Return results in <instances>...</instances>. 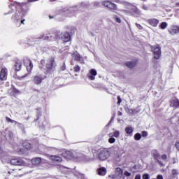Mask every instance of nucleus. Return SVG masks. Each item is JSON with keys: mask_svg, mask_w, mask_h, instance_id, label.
Wrapping results in <instances>:
<instances>
[{"mask_svg": "<svg viewBox=\"0 0 179 179\" xmlns=\"http://www.w3.org/2000/svg\"><path fill=\"white\" fill-rule=\"evenodd\" d=\"M27 173L24 168L17 169H10L7 173H5L6 179H15L20 178L23 176H26Z\"/></svg>", "mask_w": 179, "mask_h": 179, "instance_id": "1", "label": "nucleus"}, {"mask_svg": "<svg viewBox=\"0 0 179 179\" xmlns=\"http://www.w3.org/2000/svg\"><path fill=\"white\" fill-rule=\"evenodd\" d=\"M24 65L26 67L27 71L28 72L27 73L24 74V76L21 77H18L19 80H22V79H24V78H27L31 73V71H33V62H31V59L29 58H25L23 60Z\"/></svg>", "mask_w": 179, "mask_h": 179, "instance_id": "2", "label": "nucleus"}, {"mask_svg": "<svg viewBox=\"0 0 179 179\" xmlns=\"http://www.w3.org/2000/svg\"><path fill=\"white\" fill-rule=\"evenodd\" d=\"M46 73H50L52 71H54L57 68V62H55V57H50L48 59L45 64Z\"/></svg>", "mask_w": 179, "mask_h": 179, "instance_id": "3", "label": "nucleus"}, {"mask_svg": "<svg viewBox=\"0 0 179 179\" xmlns=\"http://www.w3.org/2000/svg\"><path fill=\"white\" fill-rule=\"evenodd\" d=\"M150 48L154 55L155 59H160V57L162 56V49H160V47L151 46Z\"/></svg>", "mask_w": 179, "mask_h": 179, "instance_id": "4", "label": "nucleus"}, {"mask_svg": "<svg viewBox=\"0 0 179 179\" xmlns=\"http://www.w3.org/2000/svg\"><path fill=\"white\" fill-rule=\"evenodd\" d=\"M98 157L99 160H107V159L110 157V152H108V150L106 149L101 150L98 154Z\"/></svg>", "mask_w": 179, "mask_h": 179, "instance_id": "5", "label": "nucleus"}, {"mask_svg": "<svg viewBox=\"0 0 179 179\" xmlns=\"http://www.w3.org/2000/svg\"><path fill=\"white\" fill-rule=\"evenodd\" d=\"M102 5L105 6V8H108V9H110V10H117L118 9V8L117 7V4L110 1H103Z\"/></svg>", "mask_w": 179, "mask_h": 179, "instance_id": "6", "label": "nucleus"}, {"mask_svg": "<svg viewBox=\"0 0 179 179\" xmlns=\"http://www.w3.org/2000/svg\"><path fill=\"white\" fill-rule=\"evenodd\" d=\"M12 166H24L26 163L20 157H15L10 159V162Z\"/></svg>", "mask_w": 179, "mask_h": 179, "instance_id": "7", "label": "nucleus"}, {"mask_svg": "<svg viewBox=\"0 0 179 179\" xmlns=\"http://www.w3.org/2000/svg\"><path fill=\"white\" fill-rule=\"evenodd\" d=\"M6 79H8V69L4 67L0 72V80H6Z\"/></svg>", "mask_w": 179, "mask_h": 179, "instance_id": "8", "label": "nucleus"}, {"mask_svg": "<svg viewBox=\"0 0 179 179\" xmlns=\"http://www.w3.org/2000/svg\"><path fill=\"white\" fill-rule=\"evenodd\" d=\"M61 40H62L64 43H69L71 40V34H69V32L62 34Z\"/></svg>", "mask_w": 179, "mask_h": 179, "instance_id": "9", "label": "nucleus"}, {"mask_svg": "<svg viewBox=\"0 0 179 179\" xmlns=\"http://www.w3.org/2000/svg\"><path fill=\"white\" fill-rule=\"evenodd\" d=\"M43 80H44V78H43V76H41V75H37L34 76V78L32 80L33 83H34V85H41V83H43Z\"/></svg>", "mask_w": 179, "mask_h": 179, "instance_id": "10", "label": "nucleus"}, {"mask_svg": "<svg viewBox=\"0 0 179 179\" xmlns=\"http://www.w3.org/2000/svg\"><path fill=\"white\" fill-rule=\"evenodd\" d=\"M169 33L172 36H176V34H178L179 27L177 25H172L171 28L169 29Z\"/></svg>", "mask_w": 179, "mask_h": 179, "instance_id": "11", "label": "nucleus"}, {"mask_svg": "<svg viewBox=\"0 0 179 179\" xmlns=\"http://www.w3.org/2000/svg\"><path fill=\"white\" fill-rule=\"evenodd\" d=\"M147 22H148V24L153 27H157V24H159V20L156 18H151L148 20Z\"/></svg>", "mask_w": 179, "mask_h": 179, "instance_id": "12", "label": "nucleus"}, {"mask_svg": "<svg viewBox=\"0 0 179 179\" xmlns=\"http://www.w3.org/2000/svg\"><path fill=\"white\" fill-rule=\"evenodd\" d=\"M138 64V59H136L134 62H127L124 63V65L127 66V68H129L130 69H134L135 66H136V64Z\"/></svg>", "mask_w": 179, "mask_h": 179, "instance_id": "13", "label": "nucleus"}, {"mask_svg": "<svg viewBox=\"0 0 179 179\" xmlns=\"http://www.w3.org/2000/svg\"><path fill=\"white\" fill-rule=\"evenodd\" d=\"M14 70L15 72H19L22 70V62L20 60H17L15 63Z\"/></svg>", "mask_w": 179, "mask_h": 179, "instance_id": "14", "label": "nucleus"}, {"mask_svg": "<svg viewBox=\"0 0 179 179\" xmlns=\"http://www.w3.org/2000/svg\"><path fill=\"white\" fill-rule=\"evenodd\" d=\"M90 75L88 76V79H90V80H94V79H96V75H97V71H96V69H91L90 71Z\"/></svg>", "mask_w": 179, "mask_h": 179, "instance_id": "15", "label": "nucleus"}, {"mask_svg": "<svg viewBox=\"0 0 179 179\" xmlns=\"http://www.w3.org/2000/svg\"><path fill=\"white\" fill-rule=\"evenodd\" d=\"M131 12V16H134V15H141V10L138 9V7L133 6L131 8H130Z\"/></svg>", "mask_w": 179, "mask_h": 179, "instance_id": "16", "label": "nucleus"}, {"mask_svg": "<svg viewBox=\"0 0 179 179\" xmlns=\"http://www.w3.org/2000/svg\"><path fill=\"white\" fill-rule=\"evenodd\" d=\"M22 146L24 148L27 150H30V149L33 148V145L31 143H29V141H25L22 143Z\"/></svg>", "mask_w": 179, "mask_h": 179, "instance_id": "17", "label": "nucleus"}, {"mask_svg": "<svg viewBox=\"0 0 179 179\" xmlns=\"http://www.w3.org/2000/svg\"><path fill=\"white\" fill-rule=\"evenodd\" d=\"M97 171L99 176H106V174H107V169L104 167L98 169Z\"/></svg>", "mask_w": 179, "mask_h": 179, "instance_id": "18", "label": "nucleus"}, {"mask_svg": "<svg viewBox=\"0 0 179 179\" xmlns=\"http://www.w3.org/2000/svg\"><path fill=\"white\" fill-rule=\"evenodd\" d=\"M57 36V34H55L54 36L49 34L48 36H44L42 35L40 36V38H45V40H48L49 41H51V40H52V37H55Z\"/></svg>", "mask_w": 179, "mask_h": 179, "instance_id": "19", "label": "nucleus"}, {"mask_svg": "<svg viewBox=\"0 0 179 179\" xmlns=\"http://www.w3.org/2000/svg\"><path fill=\"white\" fill-rule=\"evenodd\" d=\"M71 56L73 58H74L75 61L78 62L80 61V59L82 58V57H80V55L78 52L72 53Z\"/></svg>", "mask_w": 179, "mask_h": 179, "instance_id": "20", "label": "nucleus"}, {"mask_svg": "<svg viewBox=\"0 0 179 179\" xmlns=\"http://www.w3.org/2000/svg\"><path fill=\"white\" fill-rule=\"evenodd\" d=\"M124 131L127 135H132V134L134 133V128H132V127L131 126H127L125 128Z\"/></svg>", "mask_w": 179, "mask_h": 179, "instance_id": "21", "label": "nucleus"}, {"mask_svg": "<svg viewBox=\"0 0 179 179\" xmlns=\"http://www.w3.org/2000/svg\"><path fill=\"white\" fill-rule=\"evenodd\" d=\"M36 110V117H37L36 120H40V118L41 117V115H43V110H41V108H37Z\"/></svg>", "mask_w": 179, "mask_h": 179, "instance_id": "22", "label": "nucleus"}, {"mask_svg": "<svg viewBox=\"0 0 179 179\" xmlns=\"http://www.w3.org/2000/svg\"><path fill=\"white\" fill-rule=\"evenodd\" d=\"M51 159L53 162H57L59 163H61V162H62V158L59 156H52Z\"/></svg>", "mask_w": 179, "mask_h": 179, "instance_id": "23", "label": "nucleus"}, {"mask_svg": "<svg viewBox=\"0 0 179 179\" xmlns=\"http://www.w3.org/2000/svg\"><path fill=\"white\" fill-rule=\"evenodd\" d=\"M171 104H173V107H176V108H179V100H178V99L172 100L171 101Z\"/></svg>", "mask_w": 179, "mask_h": 179, "instance_id": "24", "label": "nucleus"}, {"mask_svg": "<svg viewBox=\"0 0 179 179\" xmlns=\"http://www.w3.org/2000/svg\"><path fill=\"white\" fill-rule=\"evenodd\" d=\"M125 111L129 114V115H132V114H135V109L129 108L128 107L125 108Z\"/></svg>", "mask_w": 179, "mask_h": 179, "instance_id": "25", "label": "nucleus"}, {"mask_svg": "<svg viewBox=\"0 0 179 179\" xmlns=\"http://www.w3.org/2000/svg\"><path fill=\"white\" fill-rule=\"evenodd\" d=\"M115 173H117V176H122L124 171L122 170V169L117 167L115 169Z\"/></svg>", "mask_w": 179, "mask_h": 179, "instance_id": "26", "label": "nucleus"}, {"mask_svg": "<svg viewBox=\"0 0 179 179\" xmlns=\"http://www.w3.org/2000/svg\"><path fill=\"white\" fill-rule=\"evenodd\" d=\"M32 163L36 165L40 164V163H41V158L37 157V158L32 159Z\"/></svg>", "mask_w": 179, "mask_h": 179, "instance_id": "27", "label": "nucleus"}, {"mask_svg": "<svg viewBox=\"0 0 179 179\" xmlns=\"http://www.w3.org/2000/svg\"><path fill=\"white\" fill-rule=\"evenodd\" d=\"M108 136H110L111 138H110L108 139V142L109 143H115V139L114 138V137H113V134H109Z\"/></svg>", "mask_w": 179, "mask_h": 179, "instance_id": "28", "label": "nucleus"}, {"mask_svg": "<svg viewBox=\"0 0 179 179\" xmlns=\"http://www.w3.org/2000/svg\"><path fill=\"white\" fill-rule=\"evenodd\" d=\"M141 138H142V135L140 133H136L134 135L135 141H141Z\"/></svg>", "mask_w": 179, "mask_h": 179, "instance_id": "29", "label": "nucleus"}, {"mask_svg": "<svg viewBox=\"0 0 179 179\" xmlns=\"http://www.w3.org/2000/svg\"><path fill=\"white\" fill-rule=\"evenodd\" d=\"M65 155H66L65 157H67V159H71V157H73V154H72L71 151L66 152Z\"/></svg>", "mask_w": 179, "mask_h": 179, "instance_id": "30", "label": "nucleus"}, {"mask_svg": "<svg viewBox=\"0 0 179 179\" xmlns=\"http://www.w3.org/2000/svg\"><path fill=\"white\" fill-rule=\"evenodd\" d=\"M167 26H168L167 22H163L160 24V29H162V30H164V29H166Z\"/></svg>", "mask_w": 179, "mask_h": 179, "instance_id": "31", "label": "nucleus"}, {"mask_svg": "<svg viewBox=\"0 0 179 179\" xmlns=\"http://www.w3.org/2000/svg\"><path fill=\"white\" fill-rule=\"evenodd\" d=\"M6 120L8 122H10L11 124H13L14 122H15V124H17V122H16V121H15V120L10 119V118L8 117H6Z\"/></svg>", "mask_w": 179, "mask_h": 179, "instance_id": "32", "label": "nucleus"}, {"mask_svg": "<svg viewBox=\"0 0 179 179\" xmlns=\"http://www.w3.org/2000/svg\"><path fill=\"white\" fill-rule=\"evenodd\" d=\"M41 65H42V66H40L39 68H40V69H43L44 68V65H45V59H42L41 60Z\"/></svg>", "mask_w": 179, "mask_h": 179, "instance_id": "33", "label": "nucleus"}, {"mask_svg": "<svg viewBox=\"0 0 179 179\" xmlns=\"http://www.w3.org/2000/svg\"><path fill=\"white\" fill-rule=\"evenodd\" d=\"M113 136H115V138H120V131H115L113 134Z\"/></svg>", "mask_w": 179, "mask_h": 179, "instance_id": "34", "label": "nucleus"}, {"mask_svg": "<svg viewBox=\"0 0 179 179\" xmlns=\"http://www.w3.org/2000/svg\"><path fill=\"white\" fill-rule=\"evenodd\" d=\"M73 71L74 72H76V73L80 72V66L79 65L75 66L73 68Z\"/></svg>", "mask_w": 179, "mask_h": 179, "instance_id": "35", "label": "nucleus"}, {"mask_svg": "<svg viewBox=\"0 0 179 179\" xmlns=\"http://www.w3.org/2000/svg\"><path fill=\"white\" fill-rule=\"evenodd\" d=\"M171 174L173 177H176V176H178V172L177 171L176 169H173L171 171Z\"/></svg>", "mask_w": 179, "mask_h": 179, "instance_id": "36", "label": "nucleus"}, {"mask_svg": "<svg viewBox=\"0 0 179 179\" xmlns=\"http://www.w3.org/2000/svg\"><path fill=\"white\" fill-rule=\"evenodd\" d=\"M123 12L126 13V15H129L130 16H132V13L131 12V8L129 10H124Z\"/></svg>", "mask_w": 179, "mask_h": 179, "instance_id": "37", "label": "nucleus"}, {"mask_svg": "<svg viewBox=\"0 0 179 179\" xmlns=\"http://www.w3.org/2000/svg\"><path fill=\"white\" fill-rule=\"evenodd\" d=\"M143 179H150V176L149 173H144L142 176Z\"/></svg>", "mask_w": 179, "mask_h": 179, "instance_id": "38", "label": "nucleus"}, {"mask_svg": "<svg viewBox=\"0 0 179 179\" xmlns=\"http://www.w3.org/2000/svg\"><path fill=\"white\" fill-rule=\"evenodd\" d=\"M66 69V64H65V62H64L60 67V71H65Z\"/></svg>", "mask_w": 179, "mask_h": 179, "instance_id": "39", "label": "nucleus"}, {"mask_svg": "<svg viewBox=\"0 0 179 179\" xmlns=\"http://www.w3.org/2000/svg\"><path fill=\"white\" fill-rule=\"evenodd\" d=\"M148 133L146 131H143L141 132V136H143V138H146V136H148Z\"/></svg>", "mask_w": 179, "mask_h": 179, "instance_id": "40", "label": "nucleus"}, {"mask_svg": "<svg viewBox=\"0 0 179 179\" xmlns=\"http://www.w3.org/2000/svg\"><path fill=\"white\" fill-rule=\"evenodd\" d=\"M114 19L117 23H121V18L118 17L117 15L114 17Z\"/></svg>", "mask_w": 179, "mask_h": 179, "instance_id": "41", "label": "nucleus"}, {"mask_svg": "<svg viewBox=\"0 0 179 179\" xmlns=\"http://www.w3.org/2000/svg\"><path fill=\"white\" fill-rule=\"evenodd\" d=\"M117 104L118 106H120V104H121V102L122 101V100L121 99V96H117Z\"/></svg>", "mask_w": 179, "mask_h": 179, "instance_id": "42", "label": "nucleus"}, {"mask_svg": "<svg viewBox=\"0 0 179 179\" xmlns=\"http://www.w3.org/2000/svg\"><path fill=\"white\" fill-rule=\"evenodd\" d=\"M136 26L137 28H138L139 30H142L143 29V27H142V25H141V24H136Z\"/></svg>", "mask_w": 179, "mask_h": 179, "instance_id": "43", "label": "nucleus"}, {"mask_svg": "<svg viewBox=\"0 0 179 179\" xmlns=\"http://www.w3.org/2000/svg\"><path fill=\"white\" fill-rule=\"evenodd\" d=\"M8 136L10 138H13V133L12 131H8Z\"/></svg>", "mask_w": 179, "mask_h": 179, "instance_id": "44", "label": "nucleus"}, {"mask_svg": "<svg viewBox=\"0 0 179 179\" xmlns=\"http://www.w3.org/2000/svg\"><path fill=\"white\" fill-rule=\"evenodd\" d=\"M13 93H17V94L20 93V91H19V90H17L16 88H13Z\"/></svg>", "mask_w": 179, "mask_h": 179, "instance_id": "45", "label": "nucleus"}, {"mask_svg": "<svg viewBox=\"0 0 179 179\" xmlns=\"http://www.w3.org/2000/svg\"><path fill=\"white\" fill-rule=\"evenodd\" d=\"M162 160H166L167 159V155H162L161 156Z\"/></svg>", "mask_w": 179, "mask_h": 179, "instance_id": "46", "label": "nucleus"}, {"mask_svg": "<svg viewBox=\"0 0 179 179\" xmlns=\"http://www.w3.org/2000/svg\"><path fill=\"white\" fill-rule=\"evenodd\" d=\"M157 162L158 163V164H159V166H164L163 162H162V161H159V159H157Z\"/></svg>", "mask_w": 179, "mask_h": 179, "instance_id": "47", "label": "nucleus"}, {"mask_svg": "<svg viewBox=\"0 0 179 179\" xmlns=\"http://www.w3.org/2000/svg\"><path fill=\"white\" fill-rule=\"evenodd\" d=\"M124 176H126L127 177H129V176H131V173L126 171H124Z\"/></svg>", "mask_w": 179, "mask_h": 179, "instance_id": "48", "label": "nucleus"}, {"mask_svg": "<svg viewBox=\"0 0 179 179\" xmlns=\"http://www.w3.org/2000/svg\"><path fill=\"white\" fill-rule=\"evenodd\" d=\"M18 5H19L20 6H24V5H27V3H24V2L18 3Z\"/></svg>", "mask_w": 179, "mask_h": 179, "instance_id": "49", "label": "nucleus"}, {"mask_svg": "<svg viewBox=\"0 0 179 179\" xmlns=\"http://www.w3.org/2000/svg\"><path fill=\"white\" fill-rule=\"evenodd\" d=\"M154 157H155L156 159L160 157V154L159 153L154 154Z\"/></svg>", "mask_w": 179, "mask_h": 179, "instance_id": "50", "label": "nucleus"}, {"mask_svg": "<svg viewBox=\"0 0 179 179\" xmlns=\"http://www.w3.org/2000/svg\"><path fill=\"white\" fill-rule=\"evenodd\" d=\"M157 179H163V175H160V174L157 175Z\"/></svg>", "mask_w": 179, "mask_h": 179, "instance_id": "51", "label": "nucleus"}, {"mask_svg": "<svg viewBox=\"0 0 179 179\" xmlns=\"http://www.w3.org/2000/svg\"><path fill=\"white\" fill-rule=\"evenodd\" d=\"M134 179H141V174H137Z\"/></svg>", "mask_w": 179, "mask_h": 179, "instance_id": "52", "label": "nucleus"}, {"mask_svg": "<svg viewBox=\"0 0 179 179\" xmlns=\"http://www.w3.org/2000/svg\"><path fill=\"white\" fill-rule=\"evenodd\" d=\"M117 115H119V116L122 115V112L119 111V112L117 113Z\"/></svg>", "mask_w": 179, "mask_h": 179, "instance_id": "53", "label": "nucleus"}, {"mask_svg": "<svg viewBox=\"0 0 179 179\" xmlns=\"http://www.w3.org/2000/svg\"><path fill=\"white\" fill-rule=\"evenodd\" d=\"M25 20H24H24H21V24H24Z\"/></svg>", "mask_w": 179, "mask_h": 179, "instance_id": "54", "label": "nucleus"}, {"mask_svg": "<svg viewBox=\"0 0 179 179\" xmlns=\"http://www.w3.org/2000/svg\"><path fill=\"white\" fill-rule=\"evenodd\" d=\"M49 18L50 19H54V17L51 16V15H49Z\"/></svg>", "mask_w": 179, "mask_h": 179, "instance_id": "55", "label": "nucleus"}, {"mask_svg": "<svg viewBox=\"0 0 179 179\" xmlns=\"http://www.w3.org/2000/svg\"><path fill=\"white\" fill-rule=\"evenodd\" d=\"M178 145H179V143H176V147L178 146Z\"/></svg>", "mask_w": 179, "mask_h": 179, "instance_id": "56", "label": "nucleus"}, {"mask_svg": "<svg viewBox=\"0 0 179 179\" xmlns=\"http://www.w3.org/2000/svg\"><path fill=\"white\" fill-rule=\"evenodd\" d=\"M176 6H179V3H176Z\"/></svg>", "mask_w": 179, "mask_h": 179, "instance_id": "57", "label": "nucleus"}, {"mask_svg": "<svg viewBox=\"0 0 179 179\" xmlns=\"http://www.w3.org/2000/svg\"><path fill=\"white\" fill-rule=\"evenodd\" d=\"M17 22H19V20H17Z\"/></svg>", "mask_w": 179, "mask_h": 179, "instance_id": "58", "label": "nucleus"}, {"mask_svg": "<svg viewBox=\"0 0 179 179\" xmlns=\"http://www.w3.org/2000/svg\"><path fill=\"white\" fill-rule=\"evenodd\" d=\"M0 150H1V147H0Z\"/></svg>", "mask_w": 179, "mask_h": 179, "instance_id": "59", "label": "nucleus"}]
</instances>
